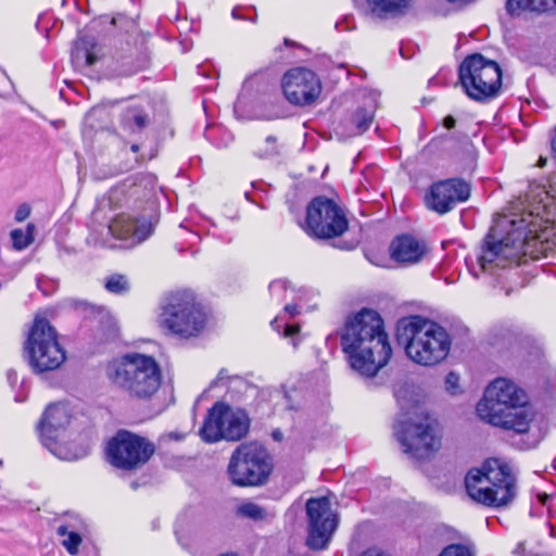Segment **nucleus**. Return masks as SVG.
<instances>
[{
    "label": "nucleus",
    "instance_id": "nucleus-1",
    "mask_svg": "<svg viewBox=\"0 0 556 556\" xmlns=\"http://www.w3.org/2000/svg\"><path fill=\"white\" fill-rule=\"evenodd\" d=\"M545 206L498 214L486 235L478 256L482 271L492 273L518 262L522 255L539 258L552 250L554 227L541 216Z\"/></svg>",
    "mask_w": 556,
    "mask_h": 556
},
{
    "label": "nucleus",
    "instance_id": "nucleus-2",
    "mask_svg": "<svg viewBox=\"0 0 556 556\" xmlns=\"http://www.w3.org/2000/svg\"><path fill=\"white\" fill-rule=\"evenodd\" d=\"M339 338L350 367L363 377H375L392 356L383 320L374 309L363 308L349 316Z\"/></svg>",
    "mask_w": 556,
    "mask_h": 556
},
{
    "label": "nucleus",
    "instance_id": "nucleus-3",
    "mask_svg": "<svg viewBox=\"0 0 556 556\" xmlns=\"http://www.w3.org/2000/svg\"><path fill=\"white\" fill-rule=\"evenodd\" d=\"M527 394L506 378L493 380L477 404V414L485 422L518 433L528 431L532 421Z\"/></svg>",
    "mask_w": 556,
    "mask_h": 556
},
{
    "label": "nucleus",
    "instance_id": "nucleus-4",
    "mask_svg": "<svg viewBox=\"0 0 556 556\" xmlns=\"http://www.w3.org/2000/svg\"><path fill=\"white\" fill-rule=\"evenodd\" d=\"M110 381L131 399L150 400L160 389L162 372L152 356L128 353L108 365Z\"/></svg>",
    "mask_w": 556,
    "mask_h": 556
},
{
    "label": "nucleus",
    "instance_id": "nucleus-5",
    "mask_svg": "<svg viewBox=\"0 0 556 556\" xmlns=\"http://www.w3.org/2000/svg\"><path fill=\"white\" fill-rule=\"evenodd\" d=\"M465 485L469 497L484 506H506L516 496V478L511 468L497 458H490L481 468L469 470Z\"/></svg>",
    "mask_w": 556,
    "mask_h": 556
},
{
    "label": "nucleus",
    "instance_id": "nucleus-6",
    "mask_svg": "<svg viewBox=\"0 0 556 556\" xmlns=\"http://www.w3.org/2000/svg\"><path fill=\"white\" fill-rule=\"evenodd\" d=\"M24 353L29 367L36 374L55 370L66 359V353L59 342L56 330L43 317L34 319L24 342Z\"/></svg>",
    "mask_w": 556,
    "mask_h": 556
},
{
    "label": "nucleus",
    "instance_id": "nucleus-7",
    "mask_svg": "<svg viewBox=\"0 0 556 556\" xmlns=\"http://www.w3.org/2000/svg\"><path fill=\"white\" fill-rule=\"evenodd\" d=\"M458 75L466 94L476 101L493 98L502 86L500 65L479 53L468 55L460 63Z\"/></svg>",
    "mask_w": 556,
    "mask_h": 556
},
{
    "label": "nucleus",
    "instance_id": "nucleus-8",
    "mask_svg": "<svg viewBox=\"0 0 556 556\" xmlns=\"http://www.w3.org/2000/svg\"><path fill=\"white\" fill-rule=\"evenodd\" d=\"M205 320L203 309L189 291L169 295L161 314L162 325L184 338L197 336L204 328Z\"/></svg>",
    "mask_w": 556,
    "mask_h": 556
},
{
    "label": "nucleus",
    "instance_id": "nucleus-9",
    "mask_svg": "<svg viewBox=\"0 0 556 556\" xmlns=\"http://www.w3.org/2000/svg\"><path fill=\"white\" fill-rule=\"evenodd\" d=\"M273 466L267 451L257 443L240 444L228 464L231 482L239 486H254L265 483Z\"/></svg>",
    "mask_w": 556,
    "mask_h": 556
},
{
    "label": "nucleus",
    "instance_id": "nucleus-10",
    "mask_svg": "<svg viewBox=\"0 0 556 556\" xmlns=\"http://www.w3.org/2000/svg\"><path fill=\"white\" fill-rule=\"evenodd\" d=\"M155 452L153 443L127 430H119L105 448L108 462L122 470H136L143 466Z\"/></svg>",
    "mask_w": 556,
    "mask_h": 556
},
{
    "label": "nucleus",
    "instance_id": "nucleus-11",
    "mask_svg": "<svg viewBox=\"0 0 556 556\" xmlns=\"http://www.w3.org/2000/svg\"><path fill=\"white\" fill-rule=\"evenodd\" d=\"M349 222L342 208L326 197L314 198L306 207L305 231L318 239H330L343 235Z\"/></svg>",
    "mask_w": 556,
    "mask_h": 556
},
{
    "label": "nucleus",
    "instance_id": "nucleus-12",
    "mask_svg": "<svg viewBox=\"0 0 556 556\" xmlns=\"http://www.w3.org/2000/svg\"><path fill=\"white\" fill-rule=\"evenodd\" d=\"M399 414L394 422V435L402 452L412 460H417V393L414 384L401 383L394 390Z\"/></svg>",
    "mask_w": 556,
    "mask_h": 556
},
{
    "label": "nucleus",
    "instance_id": "nucleus-13",
    "mask_svg": "<svg viewBox=\"0 0 556 556\" xmlns=\"http://www.w3.org/2000/svg\"><path fill=\"white\" fill-rule=\"evenodd\" d=\"M249 421L242 412H233L224 403H216L208 410L200 429V435L206 443L220 440L238 441L245 435Z\"/></svg>",
    "mask_w": 556,
    "mask_h": 556
},
{
    "label": "nucleus",
    "instance_id": "nucleus-14",
    "mask_svg": "<svg viewBox=\"0 0 556 556\" xmlns=\"http://www.w3.org/2000/svg\"><path fill=\"white\" fill-rule=\"evenodd\" d=\"M308 534L306 544L313 549H323L337 528L338 521L327 497H313L306 502Z\"/></svg>",
    "mask_w": 556,
    "mask_h": 556
},
{
    "label": "nucleus",
    "instance_id": "nucleus-15",
    "mask_svg": "<svg viewBox=\"0 0 556 556\" xmlns=\"http://www.w3.org/2000/svg\"><path fill=\"white\" fill-rule=\"evenodd\" d=\"M470 186L459 178H450L434 182L425 194L424 202L428 210L440 215L446 214L470 197Z\"/></svg>",
    "mask_w": 556,
    "mask_h": 556
},
{
    "label": "nucleus",
    "instance_id": "nucleus-16",
    "mask_svg": "<svg viewBox=\"0 0 556 556\" xmlns=\"http://www.w3.org/2000/svg\"><path fill=\"white\" fill-rule=\"evenodd\" d=\"M281 87L286 99L301 106L313 103L321 92L318 76L304 67L288 71L282 77Z\"/></svg>",
    "mask_w": 556,
    "mask_h": 556
},
{
    "label": "nucleus",
    "instance_id": "nucleus-17",
    "mask_svg": "<svg viewBox=\"0 0 556 556\" xmlns=\"http://www.w3.org/2000/svg\"><path fill=\"white\" fill-rule=\"evenodd\" d=\"M450 345L448 334L443 327L419 317V365L432 366L443 361Z\"/></svg>",
    "mask_w": 556,
    "mask_h": 556
},
{
    "label": "nucleus",
    "instance_id": "nucleus-18",
    "mask_svg": "<svg viewBox=\"0 0 556 556\" xmlns=\"http://www.w3.org/2000/svg\"><path fill=\"white\" fill-rule=\"evenodd\" d=\"M153 224L146 217H135L122 213L116 215L109 225L113 237L119 240H128L130 244H139L148 239L153 232Z\"/></svg>",
    "mask_w": 556,
    "mask_h": 556
},
{
    "label": "nucleus",
    "instance_id": "nucleus-19",
    "mask_svg": "<svg viewBox=\"0 0 556 556\" xmlns=\"http://www.w3.org/2000/svg\"><path fill=\"white\" fill-rule=\"evenodd\" d=\"M70 413L64 404H51L45 410L38 425L43 445L51 448L55 444L60 432L70 424Z\"/></svg>",
    "mask_w": 556,
    "mask_h": 556
},
{
    "label": "nucleus",
    "instance_id": "nucleus-20",
    "mask_svg": "<svg viewBox=\"0 0 556 556\" xmlns=\"http://www.w3.org/2000/svg\"><path fill=\"white\" fill-rule=\"evenodd\" d=\"M443 428L430 414H419V460L430 459L442 447Z\"/></svg>",
    "mask_w": 556,
    "mask_h": 556
},
{
    "label": "nucleus",
    "instance_id": "nucleus-21",
    "mask_svg": "<svg viewBox=\"0 0 556 556\" xmlns=\"http://www.w3.org/2000/svg\"><path fill=\"white\" fill-rule=\"evenodd\" d=\"M412 0H367L369 13L378 20H392L406 14Z\"/></svg>",
    "mask_w": 556,
    "mask_h": 556
},
{
    "label": "nucleus",
    "instance_id": "nucleus-22",
    "mask_svg": "<svg viewBox=\"0 0 556 556\" xmlns=\"http://www.w3.org/2000/svg\"><path fill=\"white\" fill-rule=\"evenodd\" d=\"M417 336V316L404 317L396 325V342L402 346L407 355L414 362H417V349L414 340Z\"/></svg>",
    "mask_w": 556,
    "mask_h": 556
},
{
    "label": "nucleus",
    "instance_id": "nucleus-23",
    "mask_svg": "<svg viewBox=\"0 0 556 556\" xmlns=\"http://www.w3.org/2000/svg\"><path fill=\"white\" fill-rule=\"evenodd\" d=\"M96 47L97 41L92 36H81L75 41L72 50V63L75 68L84 70L97 62Z\"/></svg>",
    "mask_w": 556,
    "mask_h": 556
},
{
    "label": "nucleus",
    "instance_id": "nucleus-24",
    "mask_svg": "<svg viewBox=\"0 0 556 556\" xmlns=\"http://www.w3.org/2000/svg\"><path fill=\"white\" fill-rule=\"evenodd\" d=\"M390 256L397 263L417 262V240L412 235L394 238L389 247Z\"/></svg>",
    "mask_w": 556,
    "mask_h": 556
},
{
    "label": "nucleus",
    "instance_id": "nucleus-25",
    "mask_svg": "<svg viewBox=\"0 0 556 556\" xmlns=\"http://www.w3.org/2000/svg\"><path fill=\"white\" fill-rule=\"evenodd\" d=\"M505 8L510 16L525 12L544 13L556 11V0H507Z\"/></svg>",
    "mask_w": 556,
    "mask_h": 556
},
{
    "label": "nucleus",
    "instance_id": "nucleus-26",
    "mask_svg": "<svg viewBox=\"0 0 556 556\" xmlns=\"http://www.w3.org/2000/svg\"><path fill=\"white\" fill-rule=\"evenodd\" d=\"M374 121V111L371 109H357L348 121L346 135L359 136L364 134Z\"/></svg>",
    "mask_w": 556,
    "mask_h": 556
},
{
    "label": "nucleus",
    "instance_id": "nucleus-27",
    "mask_svg": "<svg viewBox=\"0 0 556 556\" xmlns=\"http://www.w3.org/2000/svg\"><path fill=\"white\" fill-rule=\"evenodd\" d=\"M148 115L137 108H128L123 115L124 126L130 131H140L147 127Z\"/></svg>",
    "mask_w": 556,
    "mask_h": 556
},
{
    "label": "nucleus",
    "instance_id": "nucleus-28",
    "mask_svg": "<svg viewBox=\"0 0 556 556\" xmlns=\"http://www.w3.org/2000/svg\"><path fill=\"white\" fill-rule=\"evenodd\" d=\"M56 533L63 536L62 545L71 555L78 553V547L81 544V536L70 525H61L56 529Z\"/></svg>",
    "mask_w": 556,
    "mask_h": 556
},
{
    "label": "nucleus",
    "instance_id": "nucleus-29",
    "mask_svg": "<svg viewBox=\"0 0 556 556\" xmlns=\"http://www.w3.org/2000/svg\"><path fill=\"white\" fill-rule=\"evenodd\" d=\"M236 514L241 518H247L253 521H262L268 517L267 510L253 502H244L238 505Z\"/></svg>",
    "mask_w": 556,
    "mask_h": 556
},
{
    "label": "nucleus",
    "instance_id": "nucleus-30",
    "mask_svg": "<svg viewBox=\"0 0 556 556\" xmlns=\"http://www.w3.org/2000/svg\"><path fill=\"white\" fill-rule=\"evenodd\" d=\"M35 226L33 224H28L26 230L23 229H14L11 231V239L13 248L17 251H22L26 249L34 240Z\"/></svg>",
    "mask_w": 556,
    "mask_h": 556
},
{
    "label": "nucleus",
    "instance_id": "nucleus-31",
    "mask_svg": "<svg viewBox=\"0 0 556 556\" xmlns=\"http://www.w3.org/2000/svg\"><path fill=\"white\" fill-rule=\"evenodd\" d=\"M104 287L111 293L123 294L129 290V282L126 276L114 274L106 278Z\"/></svg>",
    "mask_w": 556,
    "mask_h": 556
},
{
    "label": "nucleus",
    "instance_id": "nucleus-32",
    "mask_svg": "<svg viewBox=\"0 0 556 556\" xmlns=\"http://www.w3.org/2000/svg\"><path fill=\"white\" fill-rule=\"evenodd\" d=\"M255 155L261 159L271 157L278 154L277 139L274 136H268L265 140L255 149Z\"/></svg>",
    "mask_w": 556,
    "mask_h": 556
},
{
    "label": "nucleus",
    "instance_id": "nucleus-33",
    "mask_svg": "<svg viewBox=\"0 0 556 556\" xmlns=\"http://www.w3.org/2000/svg\"><path fill=\"white\" fill-rule=\"evenodd\" d=\"M231 15L235 20H245L255 22L256 11L253 7H236L232 9Z\"/></svg>",
    "mask_w": 556,
    "mask_h": 556
},
{
    "label": "nucleus",
    "instance_id": "nucleus-34",
    "mask_svg": "<svg viewBox=\"0 0 556 556\" xmlns=\"http://www.w3.org/2000/svg\"><path fill=\"white\" fill-rule=\"evenodd\" d=\"M439 556H473L469 547L462 544L446 546Z\"/></svg>",
    "mask_w": 556,
    "mask_h": 556
},
{
    "label": "nucleus",
    "instance_id": "nucleus-35",
    "mask_svg": "<svg viewBox=\"0 0 556 556\" xmlns=\"http://www.w3.org/2000/svg\"><path fill=\"white\" fill-rule=\"evenodd\" d=\"M288 291V285L285 280H276L269 285V292L273 298L278 300H285Z\"/></svg>",
    "mask_w": 556,
    "mask_h": 556
},
{
    "label": "nucleus",
    "instance_id": "nucleus-36",
    "mask_svg": "<svg viewBox=\"0 0 556 556\" xmlns=\"http://www.w3.org/2000/svg\"><path fill=\"white\" fill-rule=\"evenodd\" d=\"M515 556H539V553L528 548L526 542H520L514 549Z\"/></svg>",
    "mask_w": 556,
    "mask_h": 556
},
{
    "label": "nucleus",
    "instance_id": "nucleus-37",
    "mask_svg": "<svg viewBox=\"0 0 556 556\" xmlns=\"http://www.w3.org/2000/svg\"><path fill=\"white\" fill-rule=\"evenodd\" d=\"M30 215V206L27 203L21 204L15 212V220L21 223L24 222Z\"/></svg>",
    "mask_w": 556,
    "mask_h": 556
},
{
    "label": "nucleus",
    "instance_id": "nucleus-38",
    "mask_svg": "<svg viewBox=\"0 0 556 556\" xmlns=\"http://www.w3.org/2000/svg\"><path fill=\"white\" fill-rule=\"evenodd\" d=\"M458 381H459L458 376L454 372H450L445 379V384H446L447 391H450L451 393H456L457 388H458Z\"/></svg>",
    "mask_w": 556,
    "mask_h": 556
},
{
    "label": "nucleus",
    "instance_id": "nucleus-39",
    "mask_svg": "<svg viewBox=\"0 0 556 556\" xmlns=\"http://www.w3.org/2000/svg\"><path fill=\"white\" fill-rule=\"evenodd\" d=\"M84 308L88 312V316H103L108 315L106 311L103 307H96L93 305H89L87 303H83Z\"/></svg>",
    "mask_w": 556,
    "mask_h": 556
},
{
    "label": "nucleus",
    "instance_id": "nucleus-40",
    "mask_svg": "<svg viewBox=\"0 0 556 556\" xmlns=\"http://www.w3.org/2000/svg\"><path fill=\"white\" fill-rule=\"evenodd\" d=\"M299 332H300V327L298 325L286 324L283 327V336L286 338H293Z\"/></svg>",
    "mask_w": 556,
    "mask_h": 556
},
{
    "label": "nucleus",
    "instance_id": "nucleus-41",
    "mask_svg": "<svg viewBox=\"0 0 556 556\" xmlns=\"http://www.w3.org/2000/svg\"><path fill=\"white\" fill-rule=\"evenodd\" d=\"M443 125L447 129H452L455 126V119L452 116H446L443 121Z\"/></svg>",
    "mask_w": 556,
    "mask_h": 556
},
{
    "label": "nucleus",
    "instance_id": "nucleus-42",
    "mask_svg": "<svg viewBox=\"0 0 556 556\" xmlns=\"http://www.w3.org/2000/svg\"><path fill=\"white\" fill-rule=\"evenodd\" d=\"M225 379H229V377L226 376V370L222 369L213 384L217 386L222 383Z\"/></svg>",
    "mask_w": 556,
    "mask_h": 556
},
{
    "label": "nucleus",
    "instance_id": "nucleus-43",
    "mask_svg": "<svg viewBox=\"0 0 556 556\" xmlns=\"http://www.w3.org/2000/svg\"><path fill=\"white\" fill-rule=\"evenodd\" d=\"M285 312L291 316H294L295 314H298V308L295 305L288 304L285 306Z\"/></svg>",
    "mask_w": 556,
    "mask_h": 556
},
{
    "label": "nucleus",
    "instance_id": "nucleus-44",
    "mask_svg": "<svg viewBox=\"0 0 556 556\" xmlns=\"http://www.w3.org/2000/svg\"><path fill=\"white\" fill-rule=\"evenodd\" d=\"M361 556H384L381 552L376 549L365 551Z\"/></svg>",
    "mask_w": 556,
    "mask_h": 556
},
{
    "label": "nucleus",
    "instance_id": "nucleus-45",
    "mask_svg": "<svg viewBox=\"0 0 556 556\" xmlns=\"http://www.w3.org/2000/svg\"><path fill=\"white\" fill-rule=\"evenodd\" d=\"M445 1L451 4L465 5V4H469V3L473 2L475 0H445Z\"/></svg>",
    "mask_w": 556,
    "mask_h": 556
},
{
    "label": "nucleus",
    "instance_id": "nucleus-46",
    "mask_svg": "<svg viewBox=\"0 0 556 556\" xmlns=\"http://www.w3.org/2000/svg\"><path fill=\"white\" fill-rule=\"evenodd\" d=\"M549 496L546 493H540L538 494V500L542 505H545L548 501Z\"/></svg>",
    "mask_w": 556,
    "mask_h": 556
},
{
    "label": "nucleus",
    "instance_id": "nucleus-47",
    "mask_svg": "<svg viewBox=\"0 0 556 556\" xmlns=\"http://www.w3.org/2000/svg\"><path fill=\"white\" fill-rule=\"evenodd\" d=\"M168 437H169V439H173V440H176V441H180V440H182L185 438L184 434L177 433V432H170L168 434Z\"/></svg>",
    "mask_w": 556,
    "mask_h": 556
},
{
    "label": "nucleus",
    "instance_id": "nucleus-48",
    "mask_svg": "<svg viewBox=\"0 0 556 556\" xmlns=\"http://www.w3.org/2000/svg\"><path fill=\"white\" fill-rule=\"evenodd\" d=\"M418 250H419V258H420L421 255L428 251V248L426 247V244L419 242Z\"/></svg>",
    "mask_w": 556,
    "mask_h": 556
},
{
    "label": "nucleus",
    "instance_id": "nucleus-49",
    "mask_svg": "<svg viewBox=\"0 0 556 556\" xmlns=\"http://www.w3.org/2000/svg\"><path fill=\"white\" fill-rule=\"evenodd\" d=\"M546 162H547L546 157L541 156L539 159L538 166L539 167H544L546 165Z\"/></svg>",
    "mask_w": 556,
    "mask_h": 556
},
{
    "label": "nucleus",
    "instance_id": "nucleus-50",
    "mask_svg": "<svg viewBox=\"0 0 556 556\" xmlns=\"http://www.w3.org/2000/svg\"><path fill=\"white\" fill-rule=\"evenodd\" d=\"M271 326L278 331L280 332V326L278 324V319L276 318L275 320L271 321Z\"/></svg>",
    "mask_w": 556,
    "mask_h": 556
},
{
    "label": "nucleus",
    "instance_id": "nucleus-51",
    "mask_svg": "<svg viewBox=\"0 0 556 556\" xmlns=\"http://www.w3.org/2000/svg\"><path fill=\"white\" fill-rule=\"evenodd\" d=\"M400 52H401V55H402L404 59H410V56H412V55H407V54L405 53V48H404V47H401Z\"/></svg>",
    "mask_w": 556,
    "mask_h": 556
},
{
    "label": "nucleus",
    "instance_id": "nucleus-52",
    "mask_svg": "<svg viewBox=\"0 0 556 556\" xmlns=\"http://www.w3.org/2000/svg\"><path fill=\"white\" fill-rule=\"evenodd\" d=\"M56 443L52 446V450L49 448L52 453L56 454V456H59V458H62V455H60V453H56Z\"/></svg>",
    "mask_w": 556,
    "mask_h": 556
},
{
    "label": "nucleus",
    "instance_id": "nucleus-53",
    "mask_svg": "<svg viewBox=\"0 0 556 556\" xmlns=\"http://www.w3.org/2000/svg\"><path fill=\"white\" fill-rule=\"evenodd\" d=\"M56 443L52 446V450L49 448L52 453L56 454V456H59V458H62V455H60V453H56Z\"/></svg>",
    "mask_w": 556,
    "mask_h": 556
},
{
    "label": "nucleus",
    "instance_id": "nucleus-54",
    "mask_svg": "<svg viewBox=\"0 0 556 556\" xmlns=\"http://www.w3.org/2000/svg\"><path fill=\"white\" fill-rule=\"evenodd\" d=\"M273 437H274V439H276V440H280V438H281V433H280V432H278V431H274V432H273Z\"/></svg>",
    "mask_w": 556,
    "mask_h": 556
},
{
    "label": "nucleus",
    "instance_id": "nucleus-55",
    "mask_svg": "<svg viewBox=\"0 0 556 556\" xmlns=\"http://www.w3.org/2000/svg\"><path fill=\"white\" fill-rule=\"evenodd\" d=\"M220 556H238L236 553H226V554H223Z\"/></svg>",
    "mask_w": 556,
    "mask_h": 556
},
{
    "label": "nucleus",
    "instance_id": "nucleus-56",
    "mask_svg": "<svg viewBox=\"0 0 556 556\" xmlns=\"http://www.w3.org/2000/svg\"><path fill=\"white\" fill-rule=\"evenodd\" d=\"M285 45L289 46V45H294V43L292 41H290L289 39H285Z\"/></svg>",
    "mask_w": 556,
    "mask_h": 556
},
{
    "label": "nucleus",
    "instance_id": "nucleus-57",
    "mask_svg": "<svg viewBox=\"0 0 556 556\" xmlns=\"http://www.w3.org/2000/svg\"><path fill=\"white\" fill-rule=\"evenodd\" d=\"M131 150H132V151H135V152H136V151H138V146L134 144V146L131 147Z\"/></svg>",
    "mask_w": 556,
    "mask_h": 556
},
{
    "label": "nucleus",
    "instance_id": "nucleus-58",
    "mask_svg": "<svg viewBox=\"0 0 556 556\" xmlns=\"http://www.w3.org/2000/svg\"><path fill=\"white\" fill-rule=\"evenodd\" d=\"M293 346L295 348L298 345V342L295 340L292 341Z\"/></svg>",
    "mask_w": 556,
    "mask_h": 556
}]
</instances>
